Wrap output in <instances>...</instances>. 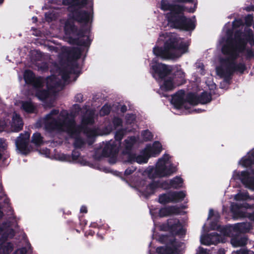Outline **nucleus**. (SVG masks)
<instances>
[{
	"mask_svg": "<svg viewBox=\"0 0 254 254\" xmlns=\"http://www.w3.org/2000/svg\"><path fill=\"white\" fill-rule=\"evenodd\" d=\"M59 118L60 131L66 132L70 137L81 133L82 126L77 125L74 116L66 112L64 115H60Z\"/></svg>",
	"mask_w": 254,
	"mask_h": 254,
	"instance_id": "423d86ee",
	"label": "nucleus"
},
{
	"mask_svg": "<svg viewBox=\"0 0 254 254\" xmlns=\"http://www.w3.org/2000/svg\"><path fill=\"white\" fill-rule=\"evenodd\" d=\"M171 192L168 191L167 193H164L159 194L158 196V202L163 205H165L169 203H172V200L171 197Z\"/></svg>",
	"mask_w": 254,
	"mask_h": 254,
	"instance_id": "2f4dec72",
	"label": "nucleus"
},
{
	"mask_svg": "<svg viewBox=\"0 0 254 254\" xmlns=\"http://www.w3.org/2000/svg\"><path fill=\"white\" fill-rule=\"evenodd\" d=\"M142 135L145 141H150L153 138V135L148 129L143 130Z\"/></svg>",
	"mask_w": 254,
	"mask_h": 254,
	"instance_id": "5fc2aeb1",
	"label": "nucleus"
},
{
	"mask_svg": "<svg viewBox=\"0 0 254 254\" xmlns=\"http://www.w3.org/2000/svg\"><path fill=\"white\" fill-rule=\"evenodd\" d=\"M233 225L236 235L249 232L252 229V225L250 222L238 223Z\"/></svg>",
	"mask_w": 254,
	"mask_h": 254,
	"instance_id": "aec40b11",
	"label": "nucleus"
},
{
	"mask_svg": "<svg viewBox=\"0 0 254 254\" xmlns=\"http://www.w3.org/2000/svg\"><path fill=\"white\" fill-rule=\"evenodd\" d=\"M161 230L169 232L173 236L183 235L185 234V230L180 220L176 218L168 219L166 222L161 226Z\"/></svg>",
	"mask_w": 254,
	"mask_h": 254,
	"instance_id": "1a4fd4ad",
	"label": "nucleus"
},
{
	"mask_svg": "<svg viewBox=\"0 0 254 254\" xmlns=\"http://www.w3.org/2000/svg\"><path fill=\"white\" fill-rule=\"evenodd\" d=\"M188 45L175 33H170L165 37L163 47L155 46L153 53L163 60L175 59L188 51Z\"/></svg>",
	"mask_w": 254,
	"mask_h": 254,
	"instance_id": "f257e3e1",
	"label": "nucleus"
},
{
	"mask_svg": "<svg viewBox=\"0 0 254 254\" xmlns=\"http://www.w3.org/2000/svg\"><path fill=\"white\" fill-rule=\"evenodd\" d=\"M13 127L15 131L18 132L22 130L23 126V123L22 118L18 115L16 114L13 117Z\"/></svg>",
	"mask_w": 254,
	"mask_h": 254,
	"instance_id": "c756f323",
	"label": "nucleus"
},
{
	"mask_svg": "<svg viewBox=\"0 0 254 254\" xmlns=\"http://www.w3.org/2000/svg\"><path fill=\"white\" fill-rule=\"evenodd\" d=\"M234 65L235 66V71L239 72L241 74H243L247 69V66L243 63H237L235 61Z\"/></svg>",
	"mask_w": 254,
	"mask_h": 254,
	"instance_id": "09e8293b",
	"label": "nucleus"
},
{
	"mask_svg": "<svg viewBox=\"0 0 254 254\" xmlns=\"http://www.w3.org/2000/svg\"><path fill=\"white\" fill-rule=\"evenodd\" d=\"M174 80L172 77L164 80L163 84L161 86V88L162 90L165 91H168L173 89L174 88Z\"/></svg>",
	"mask_w": 254,
	"mask_h": 254,
	"instance_id": "e433bc0d",
	"label": "nucleus"
},
{
	"mask_svg": "<svg viewBox=\"0 0 254 254\" xmlns=\"http://www.w3.org/2000/svg\"><path fill=\"white\" fill-rule=\"evenodd\" d=\"M36 96L40 100H44L49 97V92L45 89L39 90L36 93Z\"/></svg>",
	"mask_w": 254,
	"mask_h": 254,
	"instance_id": "de8ad7c7",
	"label": "nucleus"
},
{
	"mask_svg": "<svg viewBox=\"0 0 254 254\" xmlns=\"http://www.w3.org/2000/svg\"><path fill=\"white\" fill-rule=\"evenodd\" d=\"M248 238L245 237L239 238L235 235L231 238V243L234 247H243L247 244Z\"/></svg>",
	"mask_w": 254,
	"mask_h": 254,
	"instance_id": "a878e982",
	"label": "nucleus"
},
{
	"mask_svg": "<svg viewBox=\"0 0 254 254\" xmlns=\"http://www.w3.org/2000/svg\"><path fill=\"white\" fill-rule=\"evenodd\" d=\"M211 235L208 234L207 235L204 236L201 239V243L202 245L210 246L212 245V242H211Z\"/></svg>",
	"mask_w": 254,
	"mask_h": 254,
	"instance_id": "6e6d98bb",
	"label": "nucleus"
},
{
	"mask_svg": "<svg viewBox=\"0 0 254 254\" xmlns=\"http://www.w3.org/2000/svg\"><path fill=\"white\" fill-rule=\"evenodd\" d=\"M166 163L160 158L159 159L156 163L154 173L151 178L155 179L156 178L168 177L177 172V169L173 164L167 166L166 165Z\"/></svg>",
	"mask_w": 254,
	"mask_h": 254,
	"instance_id": "6e6552de",
	"label": "nucleus"
},
{
	"mask_svg": "<svg viewBox=\"0 0 254 254\" xmlns=\"http://www.w3.org/2000/svg\"><path fill=\"white\" fill-rule=\"evenodd\" d=\"M242 52H230L228 54H223L228 56V57L222 58L220 63L226 66L225 68L219 67L217 68L218 74L223 77L226 81H230L235 71V61L239 57L240 54Z\"/></svg>",
	"mask_w": 254,
	"mask_h": 254,
	"instance_id": "39448f33",
	"label": "nucleus"
},
{
	"mask_svg": "<svg viewBox=\"0 0 254 254\" xmlns=\"http://www.w3.org/2000/svg\"><path fill=\"white\" fill-rule=\"evenodd\" d=\"M149 157L146 154L136 155V162L139 164L146 163Z\"/></svg>",
	"mask_w": 254,
	"mask_h": 254,
	"instance_id": "864d4df0",
	"label": "nucleus"
},
{
	"mask_svg": "<svg viewBox=\"0 0 254 254\" xmlns=\"http://www.w3.org/2000/svg\"><path fill=\"white\" fill-rule=\"evenodd\" d=\"M74 21L70 18L65 22L64 26V31L65 35H72L77 36L76 38L69 37V42L77 46L89 47L91 43L89 38L90 27L80 26L79 28L74 24Z\"/></svg>",
	"mask_w": 254,
	"mask_h": 254,
	"instance_id": "7ed1b4c3",
	"label": "nucleus"
},
{
	"mask_svg": "<svg viewBox=\"0 0 254 254\" xmlns=\"http://www.w3.org/2000/svg\"><path fill=\"white\" fill-rule=\"evenodd\" d=\"M76 2L78 4V6H81L82 7H85L88 2V0H75Z\"/></svg>",
	"mask_w": 254,
	"mask_h": 254,
	"instance_id": "338daca9",
	"label": "nucleus"
},
{
	"mask_svg": "<svg viewBox=\"0 0 254 254\" xmlns=\"http://www.w3.org/2000/svg\"><path fill=\"white\" fill-rule=\"evenodd\" d=\"M198 98L199 104H205L211 102L212 96L211 93L203 91L199 95H198Z\"/></svg>",
	"mask_w": 254,
	"mask_h": 254,
	"instance_id": "72a5a7b5",
	"label": "nucleus"
},
{
	"mask_svg": "<svg viewBox=\"0 0 254 254\" xmlns=\"http://www.w3.org/2000/svg\"><path fill=\"white\" fill-rule=\"evenodd\" d=\"M70 74L76 75L77 77L80 74L79 64L77 61H70V64L66 66Z\"/></svg>",
	"mask_w": 254,
	"mask_h": 254,
	"instance_id": "7c9ffc66",
	"label": "nucleus"
},
{
	"mask_svg": "<svg viewBox=\"0 0 254 254\" xmlns=\"http://www.w3.org/2000/svg\"><path fill=\"white\" fill-rule=\"evenodd\" d=\"M184 96L185 91L183 90L178 91L172 96L171 103L176 109H180L182 108L183 105L186 102Z\"/></svg>",
	"mask_w": 254,
	"mask_h": 254,
	"instance_id": "a211bd4d",
	"label": "nucleus"
},
{
	"mask_svg": "<svg viewBox=\"0 0 254 254\" xmlns=\"http://www.w3.org/2000/svg\"><path fill=\"white\" fill-rule=\"evenodd\" d=\"M67 55L68 61H77L81 57V51L79 48H74L68 52Z\"/></svg>",
	"mask_w": 254,
	"mask_h": 254,
	"instance_id": "c85d7f7f",
	"label": "nucleus"
},
{
	"mask_svg": "<svg viewBox=\"0 0 254 254\" xmlns=\"http://www.w3.org/2000/svg\"><path fill=\"white\" fill-rule=\"evenodd\" d=\"M44 125L45 129L50 132L60 131L59 118L52 119L50 122H45Z\"/></svg>",
	"mask_w": 254,
	"mask_h": 254,
	"instance_id": "412c9836",
	"label": "nucleus"
},
{
	"mask_svg": "<svg viewBox=\"0 0 254 254\" xmlns=\"http://www.w3.org/2000/svg\"><path fill=\"white\" fill-rule=\"evenodd\" d=\"M254 58V53L252 49H248L246 53V59H250Z\"/></svg>",
	"mask_w": 254,
	"mask_h": 254,
	"instance_id": "774afa93",
	"label": "nucleus"
},
{
	"mask_svg": "<svg viewBox=\"0 0 254 254\" xmlns=\"http://www.w3.org/2000/svg\"><path fill=\"white\" fill-rule=\"evenodd\" d=\"M240 180L245 188L254 190V176L248 171H243L240 175Z\"/></svg>",
	"mask_w": 254,
	"mask_h": 254,
	"instance_id": "f3484780",
	"label": "nucleus"
},
{
	"mask_svg": "<svg viewBox=\"0 0 254 254\" xmlns=\"http://www.w3.org/2000/svg\"><path fill=\"white\" fill-rule=\"evenodd\" d=\"M0 241V254H10L13 250V245L11 242H1Z\"/></svg>",
	"mask_w": 254,
	"mask_h": 254,
	"instance_id": "bb28decb",
	"label": "nucleus"
},
{
	"mask_svg": "<svg viewBox=\"0 0 254 254\" xmlns=\"http://www.w3.org/2000/svg\"><path fill=\"white\" fill-rule=\"evenodd\" d=\"M171 189H178L181 188L183 184V179L179 176H176L170 181Z\"/></svg>",
	"mask_w": 254,
	"mask_h": 254,
	"instance_id": "473e14b6",
	"label": "nucleus"
},
{
	"mask_svg": "<svg viewBox=\"0 0 254 254\" xmlns=\"http://www.w3.org/2000/svg\"><path fill=\"white\" fill-rule=\"evenodd\" d=\"M136 170V168L133 166L129 167L125 170L124 175L126 176H129L135 172Z\"/></svg>",
	"mask_w": 254,
	"mask_h": 254,
	"instance_id": "680f3d73",
	"label": "nucleus"
},
{
	"mask_svg": "<svg viewBox=\"0 0 254 254\" xmlns=\"http://www.w3.org/2000/svg\"><path fill=\"white\" fill-rule=\"evenodd\" d=\"M210 234L211 235L210 238L212 245H217L221 242V236L216 232H212Z\"/></svg>",
	"mask_w": 254,
	"mask_h": 254,
	"instance_id": "49530a36",
	"label": "nucleus"
},
{
	"mask_svg": "<svg viewBox=\"0 0 254 254\" xmlns=\"http://www.w3.org/2000/svg\"><path fill=\"white\" fill-rule=\"evenodd\" d=\"M217 230L220 231L225 236L233 238L236 235L234 225L218 226H217Z\"/></svg>",
	"mask_w": 254,
	"mask_h": 254,
	"instance_id": "b1692460",
	"label": "nucleus"
},
{
	"mask_svg": "<svg viewBox=\"0 0 254 254\" xmlns=\"http://www.w3.org/2000/svg\"><path fill=\"white\" fill-rule=\"evenodd\" d=\"M170 192L172 203L181 202L186 196V194L183 191H170Z\"/></svg>",
	"mask_w": 254,
	"mask_h": 254,
	"instance_id": "cd10ccee",
	"label": "nucleus"
},
{
	"mask_svg": "<svg viewBox=\"0 0 254 254\" xmlns=\"http://www.w3.org/2000/svg\"><path fill=\"white\" fill-rule=\"evenodd\" d=\"M23 77L25 83L28 85H32L36 88H41L42 86L41 77H36L33 71L30 69L25 71Z\"/></svg>",
	"mask_w": 254,
	"mask_h": 254,
	"instance_id": "ddd939ff",
	"label": "nucleus"
},
{
	"mask_svg": "<svg viewBox=\"0 0 254 254\" xmlns=\"http://www.w3.org/2000/svg\"><path fill=\"white\" fill-rule=\"evenodd\" d=\"M119 145L115 141H110L104 147L102 155L105 157H110V162H115L119 152Z\"/></svg>",
	"mask_w": 254,
	"mask_h": 254,
	"instance_id": "9d476101",
	"label": "nucleus"
},
{
	"mask_svg": "<svg viewBox=\"0 0 254 254\" xmlns=\"http://www.w3.org/2000/svg\"><path fill=\"white\" fill-rule=\"evenodd\" d=\"M185 7L181 5L173 12L167 14L168 23L171 27L186 31L193 30L195 28V21L187 18L184 14Z\"/></svg>",
	"mask_w": 254,
	"mask_h": 254,
	"instance_id": "20e7f679",
	"label": "nucleus"
},
{
	"mask_svg": "<svg viewBox=\"0 0 254 254\" xmlns=\"http://www.w3.org/2000/svg\"><path fill=\"white\" fill-rule=\"evenodd\" d=\"M80 133H79L78 135H75L72 137H70L71 138L74 139L73 145L75 149H80L85 144V142L83 139L80 136Z\"/></svg>",
	"mask_w": 254,
	"mask_h": 254,
	"instance_id": "f704fd0d",
	"label": "nucleus"
},
{
	"mask_svg": "<svg viewBox=\"0 0 254 254\" xmlns=\"http://www.w3.org/2000/svg\"><path fill=\"white\" fill-rule=\"evenodd\" d=\"M159 188L163 189V190H169L171 189L170 185V181H159Z\"/></svg>",
	"mask_w": 254,
	"mask_h": 254,
	"instance_id": "052dcab7",
	"label": "nucleus"
},
{
	"mask_svg": "<svg viewBox=\"0 0 254 254\" xmlns=\"http://www.w3.org/2000/svg\"><path fill=\"white\" fill-rule=\"evenodd\" d=\"M94 123L93 115L91 113L82 117L81 120V125L82 128L81 129V132L83 131L84 133L86 134L88 136L93 135L95 133V131L87 127L89 125H93Z\"/></svg>",
	"mask_w": 254,
	"mask_h": 254,
	"instance_id": "4468645a",
	"label": "nucleus"
},
{
	"mask_svg": "<svg viewBox=\"0 0 254 254\" xmlns=\"http://www.w3.org/2000/svg\"><path fill=\"white\" fill-rule=\"evenodd\" d=\"M151 68L153 73L162 79L170 75L172 72V69H170L167 65L162 63H156L152 65Z\"/></svg>",
	"mask_w": 254,
	"mask_h": 254,
	"instance_id": "2eb2a0df",
	"label": "nucleus"
},
{
	"mask_svg": "<svg viewBox=\"0 0 254 254\" xmlns=\"http://www.w3.org/2000/svg\"><path fill=\"white\" fill-rule=\"evenodd\" d=\"M159 181H153L151 183L149 184L146 186V190H149L150 192H149V194H152L154 193L155 190L157 188H159Z\"/></svg>",
	"mask_w": 254,
	"mask_h": 254,
	"instance_id": "c03bdc74",
	"label": "nucleus"
},
{
	"mask_svg": "<svg viewBox=\"0 0 254 254\" xmlns=\"http://www.w3.org/2000/svg\"><path fill=\"white\" fill-rule=\"evenodd\" d=\"M124 136V130L123 129L117 130L115 135V141H118V145L119 146L121 144V141Z\"/></svg>",
	"mask_w": 254,
	"mask_h": 254,
	"instance_id": "603ef678",
	"label": "nucleus"
},
{
	"mask_svg": "<svg viewBox=\"0 0 254 254\" xmlns=\"http://www.w3.org/2000/svg\"><path fill=\"white\" fill-rule=\"evenodd\" d=\"M60 73L62 79L65 81H67L69 79L70 75L71 74L66 66L62 68L60 70Z\"/></svg>",
	"mask_w": 254,
	"mask_h": 254,
	"instance_id": "a18cd8bd",
	"label": "nucleus"
},
{
	"mask_svg": "<svg viewBox=\"0 0 254 254\" xmlns=\"http://www.w3.org/2000/svg\"><path fill=\"white\" fill-rule=\"evenodd\" d=\"M181 208L177 205H168L161 207L158 212V216L161 217H165L172 215H179L181 213Z\"/></svg>",
	"mask_w": 254,
	"mask_h": 254,
	"instance_id": "dca6fc26",
	"label": "nucleus"
},
{
	"mask_svg": "<svg viewBox=\"0 0 254 254\" xmlns=\"http://www.w3.org/2000/svg\"><path fill=\"white\" fill-rule=\"evenodd\" d=\"M14 235V230L13 229H9L2 234L1 236L0 237V241L2 240L1 242H5L8 237L12 238Z\"/></svg>",
	"mask_w": 254,
	"mask_h": 254,
	"instance_id": "37998d69",
	"label": "nucleus"
},
{
	"mask_svg": "<svg viewBox=\"0 0 254 254\" xmlns=\"http://www.w3.org/2000/svg\"><path fill=\"white\" fill-rule=\"evenodd\" d=\"M30 133L26 132L24 134L21 133L16 141L17 149L23 154H28L30 150L28 147Z\"/></svg>",
	"mask_w": 254,
	"mask_h": 254,
	"instance_id": "f8f14e48",
	"label": "nucleus"
},
{
	"mask_svg": "<svg viewBox=\"0 0 254 254\" xmlns=\"http://www.w3.org/2000/svg\"><path fill=\"white\" fill-rule=\"evenodd\" d=\"M125 147L127 151H130L133 144L135 142V138L134 136H130L128 138L125 140Z\"/></svg>",
	"mask_w": 254,
	"mask_h": 254,
	"instance_id": "79ce46f5",
	"label": "nucleus"
},
{
	"mask_svg": "<svg viewBox=\"0 0 254 254\" xmlns=\"http://www.w3.org/2000/svg\"><path fill=\"white\" fill-rule=\"evenodd\" d=\"M21 109L27 114H34L37 112V106L31 100L22 101Z\"/></svg>",
	"mask_w": 254,
	"mask_h": 254,
	"instance_id": "4be33fe9",
	"label": "nucleus"
},
{
	"mask_svg": "<svg viewBox=\"0 0 254 254\" xmlns=\"http://www.w3.org/2000/svg\"><path fill=\"white\" fill-rule=\"evenodd\" d=\"M243 25V23L241 19H235L232 22V26L234 28H239Z\"/></svg>",
	"mask_w": 254,
	"mask_h": 254,
	"instance_id": "e2e57ef3",
	"label": "nucleus"
},
{
	"mask_svg": "<svg viewBox=\"0 0 254 254\" xmlns=\"http://www.w3.org/2000/svg\"><path fill=\"white\" fill-rule=\"evenodd\" d=\"M242 165L246 168L251 167L254 165V151L252 150L248 153L247 157H243L241 160Z\"/></svg>",
	"mask_w": 254,
	"mask_h": 254,
	"instance_id": "393cba45",
	"label": "nucleus"
},
{
	"mask_svg": "<svg viewBox=\"0 0 254 254\" xmlns=\"http://www.w3.org/2000/svg\"><path fill=\"white\" fill-rule=\"evenodd\" d=\"M180 6L181 5L179 4L173 5L168 2L163 0H162L161 3V9L164 10H170V12H174L175 9H177L178 7Z\"/></svg>",
	"mask_w": 254,
	"mask_h": 254,
	"instance_id": "4c0bfd02",
	"label": "nucleus"
},
{
	"mask_svg": "<svg viewBox=\"0 0 254 254\" xmlns=\"http://www.w3.org/2000/svg\"><path fill=\"white\" fill-rule=\"evenodd\" d=\"M247 206H243L241 204H236L233 205L231 208V212L233 214V217L234 219H238L239 218H247V212L241 210L240 209L243 207L245 208H249L250 205L246 204Z\"/></svg>",
	"mask_w": 254,
	"mask_h": 254,
	"instance_id": "6ab92c4d",
	"label": "nucleus"
},
{
	"mask_svg": "<svg viewBox=\"0 0 254 254\" xmlns=\"http://www.w3.org/2000/svg\"><path fill=\"white\" fill-rule=\"evenodd\" d=\"M170 246L158 247L156 249L157 253L159 254H178L180 245L176 239L170 240Z\"/></svg>",
	"mask_w": 254,
	"mask_h": 254,
	"instance_id": "9b49d317",
	"label": "nucleus"
},
{
	"mask_svg": "<svg viewBox=\"0 0 254 254\" xmlns=\"http://www.w3.org/2000/svg\"><path fill=\"white\" fill-rule=\"evenodd\" d=\"M127 159L126 162L132 163L133 162H136V154L131 153L130 151H127Z\"/></svg>",
	"mask_w": 254,
	"mask_h": 254,
	"instance_id": "bf43d9fd",
	"label": "nucleus"
},
{
	"mask_svg": "<svg viewBox=\"0 0 254 254\" xmlns=\"http://www.w3.org/2000/svg\"><path fill=\"white\" fill-rule=\"evenodd\" d=\"M111 106L110 105L105 104L100 110V115L102 116L108 115L111 112Z\"/></svg>",
	"mask_w": 254,
	"mask_h": 254,
	"instance_id": "3c124183",
	"label": "nucleus"
},
{
	"mask_svg": "<svg viewBox=\"0 0 254 254\" xmlns=\"http://www.w3.org/2000/svg\"><path fill=\"white\" fill-rule=\"evenodd\" d=\"M83 96L81 93L77 94L74 97V101L78 103H82L83 101Z\"/></svg>",
	"mask_w": 254,
	"mask_h": 254,
	"instance_id": "69168bd1",
	"label": "nucleus"
},
{
	"mask_svg": "<svg viewBox=\"0 0 254 254\" xmlns=\"http://www.w3.org/2000/svg\"><path fill=\"white\" fill-rule=\"evenodd\" d=\"M63 4L64 5H68V11L73 9L78 6V4L76 2L75 0H63Z\"/></svg>",
	"mask_w": 254,
	"mask_h": 254,
	"instance_id": "8fccbe9b",
	"label": "nucleus"
},
{
	"mask_svg": "<svg viewBox=\"0 0 254 254\" xmlns=\"http://www.w3.org/2000/svg\"><path fill=\"white\" fill-rule=\"evenodd\" d=\"M254 21V16L252 14H249L245 17V24L247 27H250Z\"/></svg>",
	"mask_w": 254,
	"mask_h": 254,
	"instance_id": "13d9d810",
	"label": "nucleus"
},
{
	"mask_svg": "<svg viewBox=\"0 0 254 254\" xmlns=\"http://www.w3.org/2000/svg\"><path fill=\"white\" fill-rule=\"evenodd\" d=\"M112 123L113 126L112 125L108 126L110 131L116 129L118 127H122L123 126V120L121 118L118 117H114L112 119Z\"/></svg>",
	"mask_w": 254,
	"mask_h": 254,
	"instance_id": "ea45409f",
	"label": "nucleus"
},
{
	"mask_svg": "<svg viewBox=\"0 0 254 254\" xmlns=\"http://www.w3.org/2000/svg\"><path fill=\"white\" fill-rule=\"evenodd\" d=\"M175 83L177 85H181L186 83L185 73L181 69H177L173 74V77Z\"/></svg>",
	"mask_w": 254,
	"mask_h": 254,
	"instance_id": "5701e85b",
	"label": "nucleus"
},
{
	"mask_svg": "<svg viewBox=\"0 0 254 254\" xmlns=\"http://www.w3.org/2000/svg\"><path fill=\"white\" fill-rule=\"evenodd\" d=\"M80 155V153L79 151H77L76 150H73L72 151L71 156L69 155L63 154L61 158L63 160L69 161L71 157L72 160L73 161H76L79 158Z\"/></svg>",
	"mask_w": 254,
	"mask_h": 254,
	"instance_id": "58836bf2",
	"label": "nucleus"
},
{
	"mask_svg": "<svg viewBox=\"0 0 254 254\" xmlns=\"http://www.w3.org/2000/svg\"><path fill=\"white\" fill-rule=\"evenodd\" d=\"M152 151L157 154H159L162 151L161 144L159 142H155L153 144Z\"/></svg>",
	"mask_w": 254,
	"mask_h": 254,
	"instance_id": "4d7b16f0",
	"label": "nucleus"
},
{
	"mask_svg": "<svg viewBox=\"0 0 254 254\" xmlns=\"http://www.w3.org/2000/svg\"><path fill=\"white\" fill-rule=\"evenodd\" d=\"M31 142L37 146H40L43 143V137L40 133L37 132L33 133L32 136Z\"/></svg>",
	"mask_w": 254,
	"mask_h": 254,
	"instance_id": "a19ab883",
	"label": "nucleus"
},
{
	"mask_svg": "<svg viewBox=\"0 0 254 254\" xmlns=\"http://www.w3.org/2000/svg\"><path fill=\"white\" fill-rule=\"evenodd\" d=\"M27 250L26 248L22 247L15 251L13 254H26Z\"/></svg>",
	"mask_w": 254,
	"mask_h": 254,
	"instance_id": "0e129e2a",
	"label": "nucleus"
},
{
	"mask_svg": "<svg viewBox=\"0 0 254 254\" xmlns=\"http://www.w3.org/2000/svg\"><path fill=\"white\" fill-rule=\"evenodd\" d=\"M185 101L186 102H188L193 106L197 105L199 104L198 95L191 92L187 94Z\"/></svg>",
	"mask_w": 254,
	"mask_h": 254,
	"instance_id": "c9c22d12",
	"label": "nucleus"
},
{
	"mask_svg": "<svg viewBox=\"0 0 254 254\" xmlns=\"http://www.w3.org/2000/svg\"><path fill=\"white\" fill-rule=\"evenodd\" d=\"M226 44L223 45L221 49L223 54H228L234 51L244 52L248 42H254V34L251 29H245L244 32L237 30L234 33V37L233 31L229 29L226 32Z\"/></svg>",
	"mask_w": 254,
	"mask_h": 254,
	"instance_id": "f03ea898",
	"label": "nucleus"
},
{
	"mask_svg": "<svg viewBox=\"0 0 254 254\" xmlns=\"http://www.w3.org/2000/svg\"><path fill=\"white\" fill-rule=\"evenodd\" d=\"M77 7L69 10L68 17L73 21L82 24L81 26L90 27L88 26V24L92 23L93 15L90 12L82 9L81 6Z\"/></svg>",
	"mask_w": 254,
	"mask_h": 254,
	"instance_id": "0eeeda50",
	"label": "nucleus"
}]
</instances>
